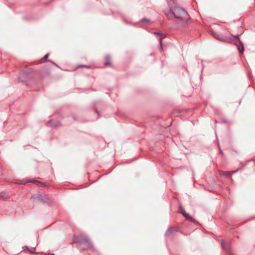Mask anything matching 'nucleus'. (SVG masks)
Segmentation results:
<instances>
[{
  "mask_svg": "<svg viewBox=\"0 0 255 255\" xmlns=\"http://www.w3.org/2000/svg\"><path fill=\"white\" fill-rule=\"evenodd\" d=\"M165 14L169 18H171L172 16L174 15L181 24L187 23L189 19L187 12L183 8L177 5L170 7V12L165 13Z\"/></svg>",
  "mask_w": 255,
  "mask_h": 255,
  "instance_id": "nucleus-1",
  "label": "nucleus"
},
{
  "mask_svg": "<svg viewBox=\"0 0 255 255\" xmlns=\"http://www.w3.org/2000/svg\"><path fill=\"white\" fill-rule=\"evenodd\" d=\"M227 34L228 35L227 36L215 34L214 36L221 41L229 43L232 42V41L239 39L238 35L234 36L229 32H228Z\"/></svg>",
  "mask_w": 255,
  "mask_h": 255,
  "instance_id": "nucleus-2",
  "label": "nucleus"
},
{
  "mask_svg": "<svg viewBox=\"0 0 255 255\" xmlns=\"http://www.w3.org/2000/svg\"><path fill=\"white\" fill-rule=\"evenodd\" d=\"M79 241L84 246L83 247L84 249L86 250L92 248V245L89 239L87 237H80Z\"/></svg>",
  "mask_w": 255,
  "mask_h": 255,
  "instance_id": "nucleus-3",
  "label": "nucleus"
},
{
  "mask_svg": "<svg viewBox=\"0 0 255 255\" xmlns=\"http://www.w3.org/2000/svg\"><path fill=\"white\" fill-rule=\"evenodd\" d=\"M37 198L40 201H41V202H42L44 203H47V204H49L51 203V200L47 197H45L40 196L37 197Z\"/></svg>",
  "mask_w": 255,
  "mask_h": 255,
  "instance_id": "nucleus-4",
  "label": "nucleus"
},
{
  "mask_svg": "<svg viewBox=\"0 0 255 255\" xmlns=\"http://www.w3.org/2000/svg\"><path fill=\"white\" fill-rule=\"evenodd\" d=\"M181 213L187 219L191 220V218L185 212V211L181 208Z\"/></svg>",
  "mask_w": 255,
  "mask_h": 255,
  "instance_id": "nucleus-5",
  "label": "nucleus"
},
{
  "mask_svg": "<svg viewBox=\"0 0 255 255\" xmlns=\"http://www.w3.org/2000/svg\"><path fill=\"white\" fill-rule=\"evenodd\" d=\"M238 50H239V51L241 53H243L244 52V48L243 44L241 42H240L239 45H238Z\"/></svg>",
  "mask_w": 255,
  "mask_h": 255,
  "instance_id": "nucleus-6",
  "label": "nucleus"
},
{
  "mask_svg": "<svg viewBox=\"0 0 255 255\" xmlns=\"http://www.w3.org/2000/svg\"><path fill=\"white\" fill-rule=\"evenodd\" d=\"M219 173L221 176H227L230 175V172H224L222 171H219Z\"/></svg>",
  "mask_w": 255,
  "mask_h": 255,
  "instance_id": "nucleus-7",
  "label": "nucleus"
},
{
  "mask_svg": "<svg viewBox=\"0 0 255 255\" xmlns=\"http://www.w3.org/2000/svg\"><path fill=\"white\" fill-rule=\"evenodd\" d=\"M34 182L37 184V185L38 186H42V187L46 186V184L45 183H44L40 182L37 181H35Z\"/></svg>",
  "mask_w": 255,
  "mask_h": 255,
  "instance_id": "nucleus-8",
  "label": "nucleus"
},
{
  "mask_svg": "<svg viewBox=\"0 0 255 255\" xmlns=\"http://www.w3.org/2000/svg\"><path fill=\"white\" fill-rule=\"evenodd\" d=\"M61 125V123H59V122H56V123H54L52 124V126L54 127H56V128H57V127H60V126Z\"/></svg>",
  "mask_w": 255,
  "mask_h": 255,
  "instance_id": "nucleus-9",
  "label": "nucleus"
},
{
  "mask_svg": "<svg viewBox=\"0 0 255 255\" xmlns=\"http://www.w3.org/2000/svg\"><path fill=\"white\" fill-rule=\"evenodd\" d=\"M48 55H48V54H46V55L44 56V57H43V59H41V60L40 62H41V63H42V62H44V61H45L46 60V59L48 58Z\"/></svg>",
  "mask_w": 255,
  "mask_h": 255,
  "instance_id": "nucleus-10",
  "label": "nucleus"
},
{
  "mask_svg": "<svg viewBox=\"0 0 255 255\" xmlns=\"http://www.w3.org/2000/svg\"><path fill=\"white\" fill-rule=\"evenodd\" d=\"M34 182V181L33 180H23L22 182H21L20 184H25L26 183H30V182Z\"/></svg>",
  "mask_w": 255,
  "mask_h": 255,
  "instance_id": "nucleus-11",
  "label": "nucleus"
},
{
  "mask_svg": "<svg viewBox=\"0 0 255 255\" xmlns=\"http://www.w3.org/2000/svg\"><path fill=\"white\" fill-rule=\"evenodd\" d=\"M142 21L143 22H149V20L147 19H146V18H143L142 19Z\"/></svg>",
  "mask_w": 255,
  "mask_h": 255,
  "instance_id": "nucleus-12",
  "label": "nucleus"
},
{
  "mask_svg": "<svg viewBox=\"0 0 255 255\" xmlns=\"http://www.w3.org/2000/svg\"><path fill=\"white\" fill-rule=\"evenodd\" d=\"M154 34L157 36H161V34L159 32H155Z\"/></svg>",
  "mask_w": 255,
  "mask_h": 255,
  "instance_id": "nucleus-13",
  "label": "nucleus"
},
{
  "mask_svg": "<svg viewBox=\"0 0 255 255\" xmlns=\"http://www.w3.org/2000/svg\"><path fill=\"white\" fill-rule=\"evenodd\" d=\"M222 246L223 248L224 249L225 248V243L224 241L222 242Z\"/></svg>",
  "mask_w": 255,
  "mask_h": 255,
  "instance_id": "nucleus-14",
  "label": "nucleus"
},
{
  "mask_svg": "<svg viewBox=\"0 0 255 255\" xmlns=\"http://www.w3.org/2000/svg\"><path fill=\"white\" fill-rule=\"evenodd\" d=\"M30 251L32 253H33L34 252V249H32Z\"/></svg>",
  "mask_w": 255,
  "mask_h": 255,
  "instance_id": "nucleus-15",
  "label": "nucleus"
},
{
  "mask_svg": "<svg viewBox=\"0 0 255 255\" xmlns=\"http://www.w3.org/2000/svg\"><path fill=\"white\" fill-rule=\"evenodd\" d=\"M169 233H170V231H167V232L166 233L167 235L169 236Z\"/></svg>",
  "mask_w": 255,
  "mask_h": 255,
  "instance_id": "nucleus-16",
  "label": "nucleus"
},
{
  "mask_svg": "<svg viewBox=\"0 0 255 255\" xmlns=\"http://www.w3.org/2000/svg\"><path fill=\"white\" fill-rule=\"evenodd\" d=\"M109 64H110V63H109V62H106L105 63V65H109Z\"/></svg>",
  "mask_w": 255,
  "mask_h": 255,
  "instance_id": "nucleus-17",
  "label": "nucleus"
},
{
  "mask_svg": "<svg viewBox=\"0 0 255 255\" xmlns=\"http://www.w3.org/2000/svg\"><path fill=\"white\" fill-rule=\"evenodd\" d=\"M48 255H51V254H48Z\"/></svg>",
  "mask_w": 255,
  "mask_h": 255,
  "instance_id": "nucleus-18",
  "label": "nucleus"
},
{
  "mask_svg": "<svg viewBox=\"0 0 255 255\" xmlns=\"http://www.w3.org/2000/svg\"><path fill=\"white\" fill-rule=\"evenodd\" d=\"M172 0L173 1L174 0Z\"/></svg>",
  "mask_w": 255,
  "mask_h": 255,
  "instance_id": "nucleus-19",
  "label": "nucleus"
}]
</instances>
